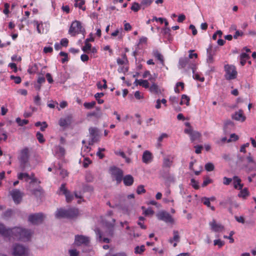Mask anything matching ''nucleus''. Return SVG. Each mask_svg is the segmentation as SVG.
Instances as JSON below:
<instances>
[{"instance_id": "f257e3e1", "label": "nucleus", "mask_w": 256, "mask_h": 256, "mask_svg": "<svg viewBox=\"0 0 256 256\" xmlns=\"http://www.w3.org/2000/svg\"><path fill=\"white\" fill-rule=\"evenodd\" d=\"M31 234L30 230L19 227L6 228L4 224L0 223V234L10 241H26L30 238Z\"/></svg>"}, {"instance_id": "f03ea898", "label": "nucleus", "mask_w": 256, "mask_h": 256, "mask_svg": "<svg viewBox=\"0 0 256 256\" xmlns=\"http://www.w3.org/2000/svg\"><path fill=\"white\" fill-rule=\"evenodd\" d=\"M28 148H24L22 149L19 154L18 160L20 162V167L22 170H24L28 163L30 154Z\"/></svg>"}, {"instance_id": "7ed1b4c3", "label": "nucleus", "mask_w": 256, "mask_h": 256, "mask_svg": "<svg viewBox=\"0 0 256 256\" xmlns=\"http://www.w3.org/2000/svg\"><path fill=\"white\" fill-rule=\"evenodd\" d=\"M13 255L14 256H28V250L21 244H16L13 248Z\"/></svg>"}, {"instance_id": "20e7f679", "label": "nucleus", "mask_w": 256, "mask_h": 256, "mask_svg": "<svg viewBox=\"0 0 256 256\" xmlns=\"http://www.w3.org/2000/svg\"><path fill=\"white\" fill-rule=\"evenodd\" d=\"M224 68L226 70L225 78L226 80H230L236 78L237 72L235 66L228 64L224 66Z\"/></svg>"}, {"instance_id": "39448f33", "label": "nucleus", "mask_w": 256, "mask_h": 256, "mask_svg": "<svg viewBox=\"0 0 256 256\" xmlns=\"http://www.w3.org/2000/svg\"><path fill=\"white\" fill-rule=\"evenodd\" d=\"M82 27L79 21L76 20L72 22L70 28L68 33L72 36H75L76 34L82 32Z\"/></svg>"}, {"instance_id": "423d86ee", "label": "nucleus", "mask_w": 256, "mask_h": 256, "mask_svg": "<svg viewBox=\"0 0 256 256\" xmlns=\"http://www.w3.org/2000/svg\"><path fill=\"white\" fill-rule=\"evenodd\" d=\"M44 218V216L42 213H37L30 215L28 220L33 224H37L42 223Z\"/></svg>"}, {"instance_id": "0eeeda50", "label": "nucleus", "mask_w": 256, "mask_h": 256, "mask_svg": "<svg viewBox=\"0 0 256 256\" xmlns=\"http://www.w3.org/2000/svg\"><path fill=\"white\" fill-rule=\"evenodd\" d=\"M112 174L117 184H120L123 178V172L120 168L116 167L112 168L111 169Z\"/></svg>"}, {"instance_id": "6e6552de", "label": "nucleus", "mask_w": 256, "mask_h": 256, "mask_svg": "<svg viewBox=\"0 0 256 256\" xmlns=\"http://www.w3.org/2000/svg\"><path fill=\"white\" fill-rule=\"evenodd\" d=\"M10 194L16 204H20L24 196V194L18 189H14L10 192Z\"/></svg>"}, {"instance_id": "1a4fd4ad", "label": "nucleus", "mask_w": 256, "mask_h": 256, "mask_svg": "<svg viewBox=\"0 0 256 256\" xmlns=\"http://www.w3.org/2000/svg\"><path fill=\"white\" fill-rule=\"evenodd\" d=\"M89 133L91 138L89 141V144L92 145L99 140L98 129L96 128L91 127L89 128Z\"/></svg>"}, {"instance_id": "9d476101", "label": "nucleus", "mask_w": 256, "mask_h": 256, "mask_svg": "<svg viewBox=\"0 0 256 256\" xmlns=\"http://www.w3.org/2000/svg\"><path fill=\"white\" fill-rule=\"evenodd\" d=\"M148 80L152 83L151 86H150L148 88L150 92L154 94H160V90L158 86L155 82L156 78L153 77H150L148 78Z\"/></svg>"}, {"instance_id": "9b49d317", "label": "nucleus", "mask_w": 256, "mask_h": 256, "mask_svg": "<svg viewBox=\"0 0 256 256\" xmlns=\"http://www.w3.org/2000/svg\"><path fill=\"white\" fill-rule=\"evenodd\" d=\"M158 218L159 220H163L166 222L172 223L174 220L171 215L166 212H160L158 214Z\"/></svg>"}, {"instance_id": "f8f14e48", "label": "nucleus", "mask_w": 256, "mask_h": 256, "mask_svg": "<svg viewBox=\"0 0 256 256\" xmlns=\"http://www.w3.org/2000/svg\"><path fill=\"white\" fill-rule=\"evenodd\" d=\"M115 222L116 220L114 218L112 219V222H106V232L108 236H114Z\"/></svg>"}, {"instance_id": "ddd939ff", "label": "nucleus", "mask_w": 256, "mask_h": 256, "mask_svg": "<svg viewBox=\"0 0 256 256\" xmlns=\"http://www.w3.org/2000/svg\"><path fill=\"white\" fill-rule=\"evenodd\" d=\"M246 158L248 164L245 166V168L248 169V171L250 172L255 169L256 168V162L254 160L250 153L246 156Z\"/></svg>"}, {"instance_id": "4468645a", "label": "nucleus", "mask_w": 256, "mask_h": 256, "mask_svg": "<svg viewBox=\"0 0 256 256\" xmlns=\"http://www.w3.org/2000/svg\"><path fill=\"white\" fill-rule=\"evenodd\" d=\"M89 238L82 235H76L75 236V243L78 246L82 244L87 245L89 243Z\"/></svg>"}, {"instance_id": "2eb2a0df", "label": "nucleus", "mask_w": 256, "mask_h": 256, "mask_svg": "<svg viewBox=\"0 0 256 256\" xmlns=\"http://www.w3.org/2000/svg\"><path fill=\"white\" fill-rule=\"evenodd\" d=\"M153 156L152 154L148 150H146L144 152L142 160L145 164H148L152 160Z\"/></svg>"}, {"instance_id": "dca6fc26", "label": "nucleus", "mask_w": 256, "mask_h": 256, "mask_svg": "<svg viewBox=\"0 0 256 256\" xmlns=\"http://www.w3.org/2000/svg\"><path fill=\"white\" fill-rule=\"evenodd\" d=\"M211 229L216 232H221L224 229V226L220 224L216 223L214 220L210 222Z\"/></svg>"}, {"instance_id": "f3484780", "label": "nucleus", "mask_w": 256, "mask_h": 256, "mask_svg": "<svg viewBox=\"0 0 256 256\" xmlns=\"http://www.w3.org/2000/svg\"><path fill=\"white\" fill-rule=\"evenodd\" d=\"M67 218H72L76 217L78 214V210L76 208L66 210Z\"/></svg>"}, {"instance_id": "a211bd4d", "label": "nucleus", "mask_w": 256, "mask_h": 256, "mask_svg": "<svg viewBox=\"0 0 256 256\" xmlns=\"http://www.w3.org/2000/svg\"><path fill=\"white\" fill-rule=\"evenodd\" d=\"M232 118L236 120L244 122L246 117L244 116L243 112L242 110H240L238 112H236L232 116Z\"/></svg>"}, {"instance_id": "6ab92c4d", "label": "nucleus", "mask_w": 256, "mask_h": 256, "mask_svg": "<svg viewBox=\"0 0 256 256\" xmlns=\"http://www.w3.org/2000/svg\"><path fill=\"white\" fill-rule=\"evenodd\" d=\"M173 234L174 236L172 238L170 239L169 242L170 244H172L174 242L173 244V246L174 247H176L177 246V242H179L180 241V237L178 232L177 230H174Z\"/></svg>"}, {"instance_id": "aec40b11", "label": "nucleus", "mask_w": 256, "mask_h": 256, "mask_svg": "<svg viewBox=\"0 0 256 256\" xmlns=\"http://www.w3.org/2000/svg\"><path fill=\"white\" fill-rule=\"evenodd\" d=\"M234 186L236 189L242 190L244 186L243 184H241V180L237 176L233 177Z\"/></svg>"}, {"instance_id": "412c9836", "label": "nucleus", "mask_w": 256, "mask_h": 256, "mask_svg": "<svg viewBox=\"0 0 256 256\" xmlns=\"http://www.w3.org/2000/svg\"><path fill=\"white\" fill-rule=\"evenodd\" d=\"M124 184L126 186H132L134 182V178L130 174L125 176L122 178Z\"/></svg>"}, {"instance_id": "4be33fe9", "label": "nucleus", "mask_w": 256, "mask_h": 256, "mask_svg": "<svg viewBox=\"0 0 256 256\" xmlns=\"http://www.w3.org/2000/svg\"><path fill=\"white\" fill-rule=\"evenodd\" d=\"M57 218H67L66 210L64 208L58 209L55 214Z\"/></svg>"}, {"instance_id": "5701e85b", "label": "nucleus", "mask_w": 256, "mask_h": 256, "mask_svg": "<svg viewBox=\"0 0 256 256\" xmlns=\"http://www.w3.org/2000/svg\"><path fill=\"white\" fill-rule=\"evenodd\" d=\"M96 112H92L88 114L87 116L88 117L94 116L97 119L100 118L102 116V112H101L100 108H96Z\"/></svg>"}, {"instance_id": "b1692460", "label": "nucleus", "mask_w": 256, "mask_h": 256, "mask_svg": "<svg viewBox=\"0 0 256 256\" xmlns=\"http://www.w3.org/2000/svg\"><path fill=\"white\" fill-rule=\"evenodd\" d=\"M136 82L137 83V84L140 85V86H142L145 88H148L150 86V84L148 80H136Z\"/></svg>"}, {"instance_id": "393cba45", "label": "nucleus", "mask_w": 256, "mask_h": 256, "mask_svg": "<svg viewBox=\"0 0 256 256\" xmlns=\"http://www.w3.org/2000/svg\"><path fill=\"white\" fill-rule=\"evenodd\" d=\"M153 55L156 59L160 60L162 65H164V57L158 50H155L153 52Z\"/></svg>"}, {"instance_id": "a878e982", "label": "nucleus", "mask_w": 256, "mask_h": 256, "mask_svg": "<svg viewBox=\"0 0 256 256\" xmlns=\"http://www.w3.org/2000/svg\"><path fill=\"white\" fill-rule=\"evenodd\" d=\"M220 204L224 207H226L227 204H230L232 206L233 205L232 198V197L228 196L224 200L220 202Z\"/></svg>"}, {"instance_id": "bb28decb", "label": "nucleus", "mask_w": 256, "mask_h": 256, "mask_svg": "<svg viewBox=\"0 0 256 256\" xmlns=\"http://www.w3.org/2000/svg\"><path fill=\"white\" fill-rule=\"evenodd\" d=\"M195 69H196V68L194 66V64H193V78H194L197 80H200V82H204V78L201 74H200L198 73H196L194 72Z\"/></svg>"}, {"instance_id": "cd10ccee", "label": "nucleus", "mask_w": 256, "mask_h": 256, "mask_svg": "<svg viewBox=\"0 0 256 256\" xmlns=\"http://www.w3.org/2000/svg\"><path fill=\"white\" fill-rule=\"evenodd\" d=\"M85 4L84 0H75L74 6L76 7H78L80 9L84 11L86 10V7L83 6Z\"/></svg>"}, {"instance_id": "c85d7f7f", "label": "nucleus", "mask_w": 256, "mask_h": 256, "mask_svg": "<svg viewBox=\"0 0 256 256\" xmlns=\"http://www.w3.org/2000/svg\"><path fill=\"white\" fill-rule=\"evenodd\" d=\"M184 125L188 128L184 130V132L188 134L190 136V139L192 140V129L191 128L190 123L189 122H185Z\"/></svg>"}, {"instance_id": "c756f323", "label": "nucleus", "mask_w": 256, "mask_h": 256, "mask_svg": "<svg viewBox=\"0 0 256 256\" xmlns=\"http://www.w3.org/2000/svg\"><path fill=\"white\" fill-rule=\"evenodd\" d=\"M240 191L238 194V196L246 198L249 195V192H248L247 188L240 190Z\"/></svg>"}, {"instance_id": "7c9ffc66", "label": "nucleus", "mask_w": 256, "mask_h": 256, "mask_svg": "<svg viewBox=\"0 0 256 256\" xmlns=\"http://www.w3.org/2000/svg\"><path fill=\"white\" fill-rule=\"evenodd\" d=\"M202 202H203V204L206 206L210 208L212 210H214L215 208L213 206H211L210 205V202L208 199V198L206 197H204L202 198Z\"/></svg>"}, {"instance_id": "2f4dec72", "label": "nucleus", "mask_w": 256, "mask_h": 256, "mask_svg": "<svg viewBox=\"0 0 256 256\" xmlns=\"http://www.w3.org/2000/svg\"><path fill=\"white\" fill-rule=\"evenodd\" d=\"M30 175L26 172H20L18 174V178L20 180H22L25 178L26 182H28Z\"/></svg>"}, {"instance_id": "473e14b6", "label": "nucleus", "mask_w": 256, "mask_h": 256, "mask_svg": "<svg viewBox=\"0 0 256 256\" xmlns=\"http://www.w3.org/2000/svg\"><path fill=\"white\" fill-rule=\"evenodd\" d=\"M104 96V92H98L94 94V98L97 100L98 104H102L104 102V100H103L100 99V98Z\"/></svg>"}, {"instance_id": "72a5a7b5", "label": "nucleus", "mask_w": 256, "mask_h": 256, "mask_svg": "<svg viewBox=\"0 0 256 256\" xmlns=\"http://www.w3.org/2000/svg\"><path fill=\"white\" fill-rule=\"evenodd\" d=\"M172 164V160L168 158H165L164 159L163 166L166 168H170Z\"/></svg>"}, {"instance_id": "f704fd0d", "label": "nucleus", "mask_w": 256, "mask_h": 256, "mask_svg": "<svg viewBox=\"0 0 256 256\" xmlns=\"http://www.w3.org/2000/svg\"><path fill=\"white\" fill-rule=\"evenodd\" d=\"M216 48L214 47L211 44L209 45L206 50V54H210L211 56H214L216 54Z\"/></svg>"}, {"instance_id": "c9c22d12", "label": "nucleus", "mask_w": 256, "mask_h": 256, "mask_svg": "<svg viewBox=\"0 0 256 256\" xmlns=\"http://www.w3.org/2000/svg\"><path fill=\"white\" fill-rule=\"evenodd\" d=\"M190 98L185 94H183L182 96V99L180 102V104L182 105L186 104V105L189 104Z\"/></svg>"}, {"instance_id": "e433bc0d", "label": "nucleus", "mask_w": 256, "mask_h": 256, "mask_svg": "<svg viewBox=\"0 0 256 256\" xmlns=\"http://www.w3.org/2000/svg\"><path fill=\"white\" fill-rule=\"evenodd\" d=\"M140 4L138 2H134L132 3L130 9L134 12H138L140 9Z\"/></svg>"}, {"instance_id": "4c0bfd02", "label": "nucleus", "mask_w": 256, "mask_h": 256, "mask_svg": "<svg viewBox=\"0 0 256 256\" xmlns=\"http://www.w3.org/2000/svg\"><path fill=\"white\" fill-rule=\"evenodd\" d=\"M154 0H142L140 2V6H144L143 8L150 6L153 2Z\"/></svg>"}, {"instance_id": "58836bf2", "label": "nucleus", "mask_w": 256, "mask_h": 256, "mask_svg": "<svg viewBox=\"0 0 256 256\" xmlns=\"http://www.w3.org/2000/svg\"><path fill=\"white\" fill-rule=\"evenodd\" d=\"M36 137L38 142L40 144H43L46 141L43 134L39 132H36Z\"/></svg>"}, {"instance_id": "ea45409f", "label": "nucleus", "mask_w": 256, "mask_h": 256, "mask_svg": "<svg viewBox=\"0 0 256 256\" xmlns=\"http://www.w3.org/2000/svg\"><path fill=\"white\" fill-rule=\"evenodd\" d=\"M142 208L143 210L144 214L146 216L152 215L154 214V210L150 208L146 209L144 206H142Z\"/></svg>"}, {"instance_id": "a19ab883", "label": "nucleus", "mask_w": 256, "mask_h": 256, "mask_svg": "<svg viewBox=\"0 0 256 256\" xmlns=\"http://www.w3.org/2000/svg\"><path fill=\"white\" fill-rule=\"evenodd\" d=\"M43 192V190L41 187L38 188V189L34 190L32 191V194L36 196H40Z\"/></svg>"}, {"instance_id": "79ce46f5", "label": "nucleus", "mask_w": 256, "mask_h": 256, "mask_svg": "<svg viewBox=\"0 0 256 256\" xmlns=\"http://www.w3.org/2000/svg\"><path fill=\"white\" fill-rule=\"evenodd\" d=\"M96 104V102L94 101H92L90 102H84V106L86 109H91L93 108L95 105Z\"/></svg>"}, {"instance_id": "37998d69", "label": "nucleus", "mask_w": 256, "mask_h": 256, "mask_svg": "<svg viewBox=\"0 0 256 256\" xmlns=\"http://www.w3.org/2000/svg\"><path fill=\"white\" fill-rule=\"evenodd\" d=\"M91 48L92 44H90L84 42V46L82 48V50L84 52H88L91 50Z\"/></svg>"}, {"instance_id": "c03bdc74", "label": "nucleus", "mask_w": 256, "mask_h": 256, "mask_svg": "<svg viewBox=\"0 0 256 256\" xmlns=\"http://www.w3.org/2000/svg\"><path fill=\"white\" fill-rule=\"evenodd\" d=\"M16 122L20 126H23L28 124V120H22L20 118H16Z\"/></svg>"}, {"instance_id": "a18cd8bd", "label": "nucleus", "mask_w": 256, "mask_h": 256, "mask_svg": "<svg viewBox=\"0 0 256 256\" xmlns=\"http://www.w3.org/2000/svg\"><path fill=\"white\" fill-rule=\"evenodd\" d=\"M97 234L98 235V238H99L100 240L102 241V242H106V243L110 242V240L109 238H102L101 232L100 230H98L97 231Z\"/></svg>"}, {"instance_id": "49530a36", "label": "nucleus", "mask_w": 256, "mask_h": 256, "mask_svg": "<svg viewBox=\"0 0 256 256\" xmlns=\"http://www.w3.org/2000/svg\"><path fill=\"white\" fill-rule=\"evenodd\" d=\"M145 250V247L144 245L141 246H137L134 248V252L136 254H140L142 252H144Z\"/></svg>"}, {"instance_id": "de8ad7c7", "label": "nucleus", "mask_w": 256, "mask_h": 256, "mask_svg": "<svg viewBox=\"0 0 256 256\" xmlns=\"http://www.w3.org/2000/svg\"><path fill=\"white\" fill-rule=\"evenodd\" d=\"M106 150L104 148H98V151L96 152V156L99 157L100 159H102L104 157V154H102V152Z\"/></svg>"}, {"instance_id": "09e8293b", "label": "nucleus", "mask_w": 256, "mask_h": 256, "mask_svg": "<svg viewBox=\"0 0 256 256\" xmlns=\"http://www.w3.org/2000/svg\"><path fill=\"white\" fill-rule=\"evenodd\" d=\"M214 165L211 162H208L205 165V168L208 172L212 171L214 170Z\"/></svg>"}, {"instance_id": "8fccbe9b", "label": "nucleus", "mask_w": 256, "mask_h": 256, "mask_svg": "<svg viewBox=\"0 0 256 256\" xmlns=\"http://www.w3.org/2000/svg\"><path fill=\"white\" fill-rule=\"evenodd\" d=\"M146 192V190L144 188V186L143 185H140L138 186L136 189V193L138 194H144Z\"/></svg>"}, {"instance_id": "3c124183", "label": "nucleus", "mask_w": 256, "mask_h": 256, "mask_svg": "<svg viewBox=\"0 0 256 256\" xmlns=\"http://www.w3.org/2000/svg\"><path fill=\"white\" fill-rule=\"evenodd\" d=\"M58 123L60 126L62 127L66 126L68 124V120L65 118H60Z\"/></svg>"}, {"instance_id": "603ef678", "label": "nucleus", "mask_w": 256, "mask_h": 256, "mask_svg": "<svg viewBox=\"0 0 256 256\" xmlns=\"http://www.w3.org/2000/svg\"><path fill=\"white\" fill-rule=\"evenodd\" d=\"M28 180H30L31 182L30 183H34V182H38V184L40 183V180H38V179L35 177L34 174V173L31 174L30 175V178Z\"/></svg>"}, {"instance_id": "864d4df0", "label": "nucleus", "mask_w": 256, "mask_h": 256, "mask_svg": "<svg viewBox=\"0 0 256 256\" xmlns=\"http://www.w3.org/2000/svg\"><path fill=\"white\" fill-rule=\"evenodd\" d=\"M67 202H70L74 198L73 195L70 192L64 194Z\"/></svg>"}, {"instance_id": "5fc2aeb1", "label": "nucleus", "mask_w": 256, "mask_h": 256, "mask_svg": "<svg viewBox=\"0 0 256 256\" xmlns=\"http://www.w3.org/2000/svg\"><path fill=\"white\" fill-rule=\"evenodd\" d=\"M10 79L14 80V82L16 84H20L22 81L21 78L20 76H11Z\"/></svg>"}, {"instance_id": "6e6d98bb", "label": "nucleus", "mask_w": 256, "mask_h": 256, "mask_svg": "<svg viewBox=\"0 0 256 256\" xmlns=\"http://www.w3.org/2000/svg\"><path fill=\"white\" fill-rule=\"evenodd\" d=\"M195 148V152L197 154L201 153L202 150L204 148L203 146L201 145H196L194 146Z\"/></svg>"}, {"instance_id": "4d7b16f0", "label": "nucleus", "mask_w": 256, "mask_h": 256, "mask_svg": "<svg viewBox=\"0 0 256 256\" xmlns=\"http://www.w3.org/2000/svg\"><path fill=\"white\" fill-rule=\"evenodd\" d=\"M238 139V136L236 135L235 134H230V138L228 139L227 142H230L232 141H236Z\"/></svg>"}, {"instance_id": "13d9d810", "label": "nucleus", "mask_w": 256, "mask_h": 256, "mask_svg": "<svg viewBox=\"0 0 256 256\" xmlns=\"http://www.w3.org/2000/svg\"><path fill=\"white\" fill-rule=\"evenodd\" d=\"M60 192H62V194L64 195V194H66L67 192H68L69 191L66 189V184H62L60 188Z\"/></svg>"}, {"instance_id": "bf43d9fd", "label": "nucleus", "mask_w": 256, "mask_h": 256, "mask_svg": "<svg viewBox=\"0 0 256 256\" xmlns=\"http://www.w3.org/2000/svg\"><path fill=\"white\" fill-rule=\"evenodd\" d=\"M134 95V97L137 100H140L144 98L143 94L140 91H136Z\"/></svg>"}, {"instance_id": "052dcab7", "label": "nucleus", "mask_w": 256, "mask_h": 256, "mask_svg": "<svg viewBox=\"0 0 256 256\" xmlns=\"http://www.w3.org/2000/svg\"><path fill=\"white\" fill-rule=\"evenodd\" d=\"M224 244V242L220 240H214V245H217L219 246V248H221L222 246H223Z\"/></svg>"}, {"instance_id": "680f3d73", "label": "nucleus", "mask_w": 256, "mask_h": 256, "mask_svg": "<svg viewBox=\"0 0 256 256\" xmlns=\"http://www.w3.org/2000/svg\"><path fill=\"white\" fill-rule=\"evenodd\" d=\"M4 8L3 10V12L5 14H8L10 13V11H9L10 4H9L5 3L4 4Z\"/></svg>"}, {"instance_id": "e2e57ef3", "label": "nucleus", "mask_w": 256, "mask_h": 256, "mask_svg": "<svg viewBox=\"0 0 256 256\" xmlns=\"http://www.w3.org/2000/svg\"><path fill=\"white\" fill-rule=\"evenodd\" d=\"M34 102L36 106H40V98L38 94L34 98Z\"/></svg>"}, {"instance_id": "0e129e2a", "label": "nucleus", "mask_w": 256, "mask_h": 256, "mask_svg": "<svg viewBox=\"0 0 256 256\" xmlns=\"http://www.w3.org/2000/svg\"><path fill=\"white\" fill-rule=\"evenodd\" d=\"M68 44V40L66 38H62L60 40V44L63 46L66 47Z\"/></svg>"}, {"instance_id": "69168bd1", "label": "nucleus", "mask_w": 256, "mask_h": 256, "mask_svg": "<svg viewBox=\"0 0 256 256\" xmlns=\"http://www.w3.org/2000/svg\"><path fill=\"white\" fill-rule=\"evenodd\" d=\"M46 77L49 84L53 83L54 80L50 74L47 73L46 75Z\"/></svg>"}, {"instance_id": "338daca9", "label": "nucleus", "mask_w": 256, "mask_h": 256, "mask_svg": "<svg viewBox=\"0 0 256 256\" xmlns=\"http://www.w3.org/2000/svg\"><path fill=\"white\" fill-rule=\"evenodd\" d=\"M214 56H211L210 54H207L206 62L208 64H212L214 62Z\"/></svg>"}, {"instance_id": "774afa93", "label": "nucleus", "mask_w": 256, "mask_h": 256, "mask_svg": "<svg viewBox=\"0 0 256 256\" xmlns=\"http://www.w3.org/2000/svg\"><path fill=\"white\" fill-rule=\"evenodd\" d=\"M234 218L236 219V220L240 222V223H242V224H244V218L242 216H234Z\"/></svg>"}]
</instances>
